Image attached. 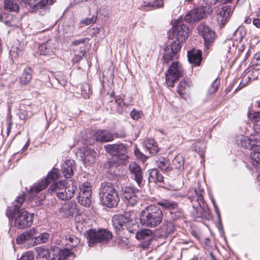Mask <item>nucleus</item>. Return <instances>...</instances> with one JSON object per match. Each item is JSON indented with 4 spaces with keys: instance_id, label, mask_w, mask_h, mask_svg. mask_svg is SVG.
Listing matches in <instances>:
<instances>
[{
    "instance_id": "obj_1",
    "label": "nucleus",
    "mask_w": 260,
    "mask_h": 260,
    "mask_svg": "<svg viewBox=\"0 0 260 260\" xmlns=\"http://www.w3.org/2000/svg\"><path fill=\"white\" fill-rule=\"evenodd\" d=\"M188 32V26L182 19H178L174 22L172 34L176 41L165 49L162 56L164 63H168L170 61L178 58V53L181 48V44L187 38Z\"/></svg>"
},
{
    "instance_id": "obj_2",
    "label": "nucleus",
    "mask_w": 260,
    "mask_h": 260,
    "mask_svg": "<svg viewBox=\"0 0 260 260\" xmlns=\"http://www.w3.org/2000/svg\"><path fill=\"white\" fill-rule=\"evenodd\" d=\"M24 201V194L17 197L13 202V206L8 207L6 211V214L9 220H14V226L18 229L30 227L33 223V213L19 210Z\"/></svg>"
},
{
    "instance_id": "obj_3",
    "label": "nucleus",
    "mask_w": 260,
    "mask_h": 260,
    "mask_svg": "<svg viewBox=\"0 0 260 260\" xmlns=\"http://www.w3.org/2000/svg\"><path fill=\"white\" fill-rule=\"evenodd\" d=\"M204 190L199 188L190 189L187 196L192 203L193 210V216L197 219L202 218L209 220L211 218L210 211L204 203Z\"/></svg>"
},
{
    "instance_id": "obj_4",
    "label": "nucleus",
    "mask_w": 260,
    "mask_h": 260,
    "mask_svg": "<svg viewBox=\"0 0 260 260\" xmlns=\"http://www.w3.org/2000/svg\"><path fill=\"white\" fill-rule=\"evenodd\" d=\"M163 213L156 205L151 204L141 212L140 221L143 225L154 228L162 222Z\"/></svg>"
},
{
    "instance_id": "obj_5",
    "label": "nucleus",
    "mask_w": 260,
    "mask_h": 260,
    "mask_svg": "<svg viewBox=\"0 0 260 260\" xmlns=\"http://www.w3.org/2000/svg\"><path fill=\"white\" fill-rule=\"evenodd\" d=\"M99 196L103 205L108 208L117 206L120 201L118 191L111 182H104L100 188Z\"/></svg>"
},
{
    "instance_id": "obj_6",
    "label": "nucleus",
    "mask_w": 260,
    "mask_h": 260,
    "mask_svg": "<svg viewBox=\"0 0 260 260\" xmlns=\"http://www.w3.org/2000/svg\"><path fill=\"white\" fill-rule=\"evenodd\" d=\"M130 220L128 217L121 214L115 215L112 219L113 227L120 241L119 244L122 246L127 245L128 243V239L124 237L132 232L131 229L128 228Z\"/></svg>"
},
{
    "instance_id": "obj_7",
    "label": "nucleus",
    "mask_w": 260,
    "mask_h": 260,
    "mask_svg": "<svg viewBox=\"0 0 260 260\" xmlns=\"http://www.w3.org/2000/svg\"><path fill=\"white\" fill-rule=\"evenodd\" d=\"M76 188L73 184L68 186L66 181L63 180L53 183L48 191L54 193L60 200L66 201L70 200L74 196Z\"/></svg>"
},
{
    "instance_id": "obj_8",
    "label": "nucleus",
    "mask_w": 260,
    "mask_h": 260,
    "mask_svg": "<svg viewBox=\"0 0 260 260\" xmlns=\"http://www.w3.org/2000/svg\"><path fill=\"white\" fill-rule=\"evenodd\" d=\"M86 233L88 246L90 247L94 246L97 243L106 244L112 238L111 232L106 229H101L98 231L91 229Z\"/></svg>"
},
{
    "instance_id": "obj_9",
    "label": "nucleus",
    "mask_w": 260,
    "mask_h": 260,
    "mask_svg": "<svg viewBox=\"0 0 260 260\" xmlns=\"http://www.w3.org/2000/svg\"><path fill=\"white\" fill-rule=\"evenodd\" d=\"M48 252L47 260H73L75 257L74 253L69 249H61L56 246H51Z\"/></svg>"
},
{
    "instance_id": "obj_10",
    "label": "nucleus",
    "mask_w": 260,
    "mask_h": 260,
    "mask_svg": "<svg viewBox=\"0 0 260 260\" xmlns=\"http://www.w3.org/2000/svg\"><path fill=\"white\" fill-rule=\"evenodd\" d=\"M183 75L181 64L177 61L172 62L166 74V81L168 86L173 87L175 82Z\"/></svg>"
},
{
    "instance_id": "obj_11",
    "label": "nucleus",
    "mask_w": 260,
    "mask_h": 260,
    "mask_svg": "<svg viewBox=\"0 0 260 260\" xmlns=\"http://www.w3.org/2000/svg\"><path fill=\"white\" fill-rule=\"evenodd\" d=\"M213 12V9L209 6L197 8L190 11L184 17L185 22L190 23L198 21L205 17L207 14L210 15Z\"/></svg>"
},
{
    "instance_id": "obj_12",
    "label": "nucleus",
    "mask_w": 260,
    "mask_h": 260,
    "mask_svg": "<svg viewBox=\"0 0 260 260\" xmlns=\"http://www.w3.org/2000/svg\"><path fill=\"white\" fill-rule=\"evenodd\" d=\"M198 32L204 39L205 47L210 48L212 46L215 39V31L204 23H200L197 27Z\"/></svg>"
},
{
    "instance_id": "obj_13",
    "label": "nucleus",
    "mask_w": 260,
    "mask_h": 260,
    "mask_svg": "<svg viewBox=\"0 0 260 260\" xmlns=\"http://www.w3.org/2000/svg\"><path fill=\"white\" fill-rule=\"evenodd\" d=\"M59 177V172L58 169H53L52 171L48 173L44 180L41 182L34 184L29 189L31 193L39 192L46 187L51 183L52 181L57 179Z\"/></svg>"
},
{
    "instance_id": "obj_14",
    "label": "nucleus",
    "mask_w": 260,
    "mask_h": 260,
    "mask_svg": "<svg viewBox=\"0 0 260 260\" xmlns=\"http://www.w3.org/2000/svg\"><path fill=\"white\" fill-rule=\"evenodd\" d=\"M106 152L110 154L117 156L120 161V163L124 161L128 158L125 154L126 148L123 144H108L104 146Z\"/></svg>"
},
{
    "instance_id": "obj_15",
    "label": "nucleus",
    "mask_w": 260,
    "mask_h": 260,
    "mask_svg": "<svg viewBox=\"0 0 260 260\" xmlns=\"http://www.w3.org/2000/svg\"><path fill=\"white\" fill-rule=\"evenodd\" d=\"M78 202L85 207H89L91 203L92 187L88 182H84L80 187Z\"/></svg>"
},
{
    "instance_id": "obj_16",
    "label": "nucleus",
    "mask_w": 260,
    "mask_h": 260,
    "mask_svg": "<svg viewBox=\"0 0 260 260\" xmlns=\"http://www.w3.org/2000/svg\"><path fill=\"white\" fill-rule=\"evenodd\" d=\"M122 199L127 207H134L139 199L134 189L126 187L122 190Z\"/></svg>"
},
{
    "instance_id": "obj_17",
    "label": "nucleus",
    "mask_w": 260,
    "mask_h": 260,
    "mask_svg": "<svg viewBox=\"0 0 260 260\" xmlns=\"http://www.w3.org/2000/svg\"><path fill=\"white\" fill-rule=\"evenodd\" d=\"M153 237V233L151 230L144 229L139 231L136 233V238L138 240H143L140 246L143 249H147L150 245Z\"/></svg>"
},
{
    "instance_id": "obj_18",
    "label": "nucleus",
    "mask_w": 260,
    "mask_h": 260,
    "mask_svg": "<svg viewBox=\"0 0 260 260\" xmlns=\"http://www.w3.org/2000/svg\"><path fill=\"white\" fill-rule=\"evenodd\" d=\"M129 170L134 176V179L139 187L142 185L143 180V171L141 168L136 162L131 163L129 166Z\"/></svg>"
},
{
    "instance_id": "obj_19",
    "label": "nucleus",
    "mask_w": 260,
    "mask_h": 260,
    "mask_svg": "<svg viewBox=\"0 0 260 260\" xmlns=\"http://www.w3.org/2000/svg\"><path fill=\"white\" fill-rule=\"evenodd\" d=\"M81 158L83 162L87 165H90L94 162L96 153L95 151L88 147L83 148Z\"/></svg>"
},
{
    "instance_id": "obj_20",
    "label": "nucleus",
    "mask_w": 260,
    "mask_h": 260,
    "mask_svg": "<svg viewBox=\"0 0 260 260\" xmlns=\"http://www.w3.org/2000/svg\"><path fill=\"white\" fill-rule=\"evenodd\" d=\"M49 0H37L36 2L33 3L32 6V10L34 12L39 14L40 15H45L48 10V5Z\"/></svg>"
},
{
    "instance_id": "obj_21",
    "label": "nucleus",
    "mask_w": 260,
    "mask_h": 260,
    "mask_svg": "<svg viewBox=\"0 0 260 260\" xmlns=\"http://www.w3.org/2000/svg\"><path fill=\"white\" fill-rule=\"evenodd\" d=\"M94 138L98 141L107 142L113 140L112 134L106 130L99 129L94 132Z\"/></svg>"
},
{
    "instance_id": "obj_22",
    "label": "nucleus",
    "mask_w": 260,
    "mask_h": 260,
    "mask_svg": "<svg viewBox=\"0 0 260 260\" xmlns=\"http://www.w3.org/2000/svg\"><path fill=\"white\" fill-rule=\"evenodd\" d=\"M163 6V0H149L148 2H143L140 9L144 11H150L153 9L162 8Z\"/></svg>"
},
{
    "instance_id": "obj_23",
    "label": "nucleus",
    "mask_w": 260,
    "mask_h": 260,
    "mask_svg": "<svg viewBox=\"0 0 260 260\" xmlns=\"http://www.w3.org/2000/svg\"><path fill=\"white\" fill-rule=\"evenodd\" d=\"M39 51L41 55L52 56L54 54L55 47L51 41H48L39 46Z\"/></svg>"
},
{
    "instance_id": "obj_24",
    "label": "nucleus",
    "mask_w": 260,
    "mask_h": 260,
    "mask_svg": "<svg viewBox=\"0 0 260 260\" xmlns=\"http://www.w3.org/2000/svg\"><path fill=\"white\" fill-rule=\"evenodd\" d=\"M189 62L196 66H200L202 60V52L200 50L189 51L187 52Z\"/></svg>"
},
{
    "instance_id": "obj_25",
    "label": "nucleus",
    "mask_w": 260,
    "mask_h": 260,
    "mask_svg": "<svg viewBox=\"0 0 260 260\" xmlns=\"http://www.w3.org/2000/svg\"><path fill=\"white\" fill-rule=\"evenodd\" d=\"M236 141L238 145L246 149H251L253 145H254L255 139L249 138L244 135H240L236 137Z\"/></svg>"
},
{
    "instance_id": "obj_26",
    "label": "nucleus",
    "mask_w": 260,
    "mask_h": 260,
    "mask_svg": "<svg viewBox=\"0 0 260 260\" xmlns=\"http://www.w3.org/2000/svg\"><path fill=\"white\" fill-rule=\"evenodd\" d=\"M231 14V7L227 5L223 7L217 14V19L222 25H224Z\"/></svg>"
},
{
    "instance_id": "obj_27",
    "label": "nucleus",
    "mask_w": 260,
    "mask_h": 260,
    "mask_svg": "<svg viewBox=\"0 0 260 260\" xmlns=\"http://www.w3.org/2000/svg\"><path fill=\"white\" fill-rule=\"evenodd\" d=\"M74 161L67 160L62 165V173L66 178H70L74 174Z\"/></svg>"
},
{
    "instance_id": "obj_28",
    "label": "nucleus",
    "mask_w": 260,
    "mask_h": 260,
    "mask_svg": "<svg viewBox=\"0 0 260 260\" xmlns=\"http://www.w3.org/2000/svg\"><path fill=\"white\" fill-rule=\"evenodd\" d=\"M37 231L35 228L30 229L29 231L19 235L16 238L17 244H21L26 241L33 239L34 236L36 235Z\"/></svg>"
},
{
    "instance_id": "obj_29",
    "label": "nucleus",
    "mask_w": 260,
    "mask_h": 260,
    "mask_svg": "<svg viewBox=\"0 0 260 260\" xmlns=\"http://www.w3.org/2000/svg\"><path fill=\"white\" fill-rule=\"evenodd\" d=\"M157 206H160L165 210H171L178 207V204L170 199H161L156 203Z\"/></svg>"
},
{
    "instance_id": "obj_30",
    "label": "nucleus",
    "mask_w": 260,
    "mask_h": 260,
    "mask_svg": "<svg viewBox=\"0 0 260 260\" xmlns=\"http://www.w3.org/2000/svg\"><path fill=\"white\" fill-rule=\"evenodd\" d=\"M254 143V145H253L252 148H251L252 150V152L250 154V158L252 160L253 166H255L254 163L256 161H259L260 158V141L255 140Z\"/></svg>"
},
{
    "instance_id": "obj_31",
    "label": "nucleus",
    "mask_w": 260,
    "mask_h": 260,
    "mask_svg": "<svg viewBox=\"0 0 260 260\" xmlns=\"http://www.w3.org/2000/svg\"><path fill=\"white\" fill-rule=\"evenodd\" d=\"M144 144L146 150L151 154H155L158 151L157 145L153 139H148L145 140Z\"/></svg>"
},
{
    "instance_id": "obj_32",
    "label": "nucleus",
    "mask_w": 260,
    "mask_h": 260,
    "mask_svg": "<svg viewBox=\"0 0 260 260\" xmlns=\"http://www.w3.org/2000/svg\"><path fill=\"white\" fill-rule=\"evenodd\" d=\"M148 179L149 182H162L164 177L156 169H152L149 170Z\"/></svg>"
},
{
    "instance_id": "obj_33",
    "label": "nucleus",
    "mask_w": 260,
    "mask_h": 260,
    "mask_svg": "<svg viewBox=\"0 0 260 260\" xmlns=\"http://www.w3.org/2000/svg\"><path fill=\"white\" fill-rule=\"evenodd\" d=\"M191 85V82L188 79H184L179 84L177 87V92L182 96L188 91Z\"/></svg>"
},
{
    "instance_id": "obj_34",
    "label": "nucleus",
    "mask_w": 260,
    "mask_h": 260,
    "mask_svg": "<svg viewBox=\"0 0 260 260\" xmlns=\"http://www.w3.org/2000/svg\"><path fill=\"white\" fill-rule=\"evenodd\" d=\"M22 54V47L18 42L14 44L10 51V55L12 59L16 60Z\"/></svg>"
},
{
    "instance_id": "obj_35",
    "label": "nucleus",
    "mask_w": 260,
    "mask_h": 260,
    "mask_svg": "<svg viewBox=\"0 0 260 260\" xmlns=\"http://www.w3.org/2000/svg\"><path fill=\"white\" fill-rule=\"evenodd\" d=\"M32 70L30 67L26 68L20 78V81L21 84H27L32 79Z\"/></svg>"
},
{
    "instance_id": "obj_36",
    "label": "nucleus",
    "mask_w": 260,
    "mask_h": 260,
    "mask_svg": "<svg viewBox=\"0 0 260 260\" xmlns=\"http://www.w3.org/2000/svg\"><path fill=\"white\" fill-rule=\"evenodd\" d=\"M77 206V205L76 203L73 202H69L65 209V213L71 216L78 214V210Z\"/></svg>"
},
{
    "instance_id": "obj_37",
    "label": "nucleus",
    "mask_w": 260,
    "mask_h": 260,
    "mask_svg": "<svg viewBox=\"0 0 260 260\" xmlns=\"http://www.w3.org/2000/svg\"><path fill=\"white\" fill-rule=\"evenodd\" d=\"M5 9L10 12H18L19 6L14 0H5Z\"/></svg>"
},
{
    "instance_id": "obj_38",
    "label": "nucleus",
    "mask_w": 260,
    "mask_h": 260,
    "mask_svg": "<svg viewBox=\"0 0 260 260\" xmlns=\"http://www.w3.org/2000/svg\"><path fill=\"white\" fill-rule=\"evenodd\" d=\"M157 166L161 170L166 172L170 171V162L168 159L161 157L156 161Z\"/></svg>"
},
{
    "instance_id": "obj_39",
    "label": "nucleus",
    "mask_w": 260,
    "mask_h": 260,
    "mask_svg": "<svg viewBox=\"0 0 260 260\" xmlns=\"http://www.w3.org/2000/svg\"><path fill=\"white\" fill-rule=\"evenodd\" d=\"M0 20L5 23L7 25L12 27H17V24L13 20V16L10 14H4L0 16Z\"/></svg>"
},
{
    "instance_id": "obj_40",
    "label": "nucleus",
    "mask_w": 260,
    "mask_h": 260,
    "mask_svg": "<svg viewBox=\"0 0 260 260\" xmlns=\"http://www.w3.org/2000/svg\"><path fill=\"white\" fill-rule=\"evenodd\" d=\"M172 165L176 169H178L179 170H183L184 165V158L182 156L180 155H177L173 159Z\"/></svg>"
},
{
    "instance_id": "obj_41",
    "label": "nucleus",
    "mask_w": 260,
    "mask_h": 260,
    "mask_svg": "<svg viewBox=\"0 0 260 260\" xmlns=\"http://www.w3.org/2000/svg\"><path fill=\"white\" fill-rule=\"evenodd\" d=\"M49 237V234L47 233H42L38 236L35 237L34 242L36 245L44 243L48 240Z\"/></svg>"
},
{
    "instance_id": "obj_42",
    "label": "nucleus",
    "mask_w": 260,
    "mask_h": 260,
    "mask_svg": "<svg viewBox=\"0 0 260 260\" xmlns=\"http://www.w3.org/2000/svg\"><path fill=\"white\" fill-rule=\"evenodd\" d=\"M66 239L68 241V244L71 247H75L80 243V239L73 235L69 236Z\"/></svg>"
},
{
    "instance_id": "obj_43",
    "label": "nucleus",
    "mask_w": 260,
    "mask_h": 260,
    "mask_svg": "<svg viewBox=\"0 0 260 260\" xmlns=\"http://www.w3.org/2000/svg\"><path fill=\"white\" fill-rule=\"evenodd\" d=\"M175 228L174 223L170 220L169 221H167L166 223V233L170 234L174 232Z\"/></svg>"
},
{
    "instance_id": "obj_44",
    "label": "nucleus",
    "mask_w": 260,
    "mask_h": 260,
    "mask_svg": "<svg viewBox=\"0 0 260 260\" xmlns=\"http://www.w3.org/2000/svg\"><path fill=\"white\" fill-rule=\"evenodd\" d=\"M218 85L219 81L217 79H215L209 89V93L210 94H213L215 93L217 90Z\"/></svg>"
},
{
    "instance_id": "obj_45",
    "label": "nucleus",
    "mask_w": 260,
    "mask_h": 260,
    "mask_svg": "<svg viewBox=\"0 0 260 260\" xmlns=\"http://www.w3.org/2000/svg\"><path fill=\"white\" fill-rule=\"evenodd\" d=\"M34 256L31 252H27L18 260H33Z\"/></svg>"
},
{
    "instance_id": "obj_46",
    "label": "nucleus",
    "mask_w": 260,
    "mask_h": 260,
    "mask_svg": "<svg viewBox=\"0 0 260 260\" xmlns=\"http://www.w3.org/2000/svg\"><path fill=\"white\" fill-rule=\"evenodd\" d=\"M130 115H131V117L133 119L137 120L141 117V116L142 115V113L141 112H139L136 110H133L131 112Z\"/></svg>"
},
{
    "instance_id": "obj_47",
    "label": "nucleus",
    "mask_w": 260,
    "mask_h": 260,
    "mask_svg": "<svg viewBox=\"0 0 260 260\" xmlns=\"http://www.w3.org/2000/svg\"><path fill=\"white\" fill-rule=\"evenodd\" d=\"M112 135H113V138L115 137L116 138L121 139L126 137V133L123 129L118 131Z\"/></svg>"
},
{
    "instance_id": "obj_48",
    "label": "nucleus",
    "mask_w": 260,
    "mask_h": 260,
    "mask_svg": "<svg viewBox=\"0 0 260 260\" xmlns=\"http://www.w3.org/2000/svg\"><path fill=\"white\" fill-rule=\"evenodd\" d=\"M20 4L23 6H26L27 5L31 8L33 3L36 2V0H18Z\"/></svg>"
},
{
    "instance_id": "obj_49",
    "label": "nucleus",
    "mask_w": 260,
    "mask_h": 260,
    "mask_svg": "<svg viewBox=\"0 0 260 260\" xmlns=\"http://www.w3.org/2000/svg\"><path fill=\"white\" fill-rule=\"evenodd\" d=\"M96 21V18L93 16L91 18H86L82 21V23L86 24V25L91 24Z\"/></svg>"
},
{
    "instance_id": "obj_50",
    "label": "nucleus",
    "mask_w": 260,
    "mask_h": 260,
    "mask_svg": "<svg viewBox=\"0 0 260 260\" xmlns=\"http://www.w3.org/2000/svg\"><path fill=\"white\" fill-rule=\"evenodd\" d=\"M86 52L85 51H82L80 52V54L76 55L73 59V61L75 62H78L80 61L82 59L83 56L85 54Z\"/></svg>"
},
{
    "instance_id": "obj_51",
    "label": "nucleus",
    "mask_w": 260,
    "mask_h": 260,
    "mask_svg": "<svg viewBox=\"0 0 260 260\" xmlns=\"http://www.w3.org/2000/svg\"><path fill=\"white\" fill-rule=\"evenodd\" d=\"M260 60V52L256 53L251 60L252 66H257V61Z\"/></svg>"
},
{
    "instance_id": "obj_52",
    "label": "nucleus",
    "mask_w": 260,
    "mask_h": 260,
    "mask_svg": "<svg viewBox=\"0 0 260 260\" xmlns=\"http://www.w3.org/2000/svg\"><path fill=\"white\" fill-rule=\"evenodd\" d=\"M87 39H88L87 38L81 39L80 40H74L72 41V44L75 46L78 45L80 44H84L85 43V41Z\"/></svg>"
},
{
    "instance_id": "obj_53",
    "label": "nucleus",
    "mask_w": 260,
    "mask_h": 260,
    "mask_svg": "<svg viewBox=\"0 0 260 260\" xmlns=\"http://www.w3.org/2000/svg\"><path fill=\"white\" fill-rule=\"evenodd\" d=\"M179 214H180L179 215H177L175 213L170 212V214L171 216L170 220H171V221H172V220H174L177 219L179 217L181 216V213H179Z\"/></svg>"
},
{
    "instance_id": "obj_54",
    "label": "nucleus",
    "mask_w": 260,
    "mask_h": 260,
    "mask_svg": "<svg viewBox=\"0 0 260 260\" xmlns=\"http://www.w3.org/2000/svg\"><path fill=\"white\" fill-rule=\"evenodd\" d=\"M253 24L257 28H260V19L258 18L254 19L252 21Z\"/></svg>"
},
{
    "instance_id": "obj_55",
    "label": "nucleus",
    "mask_w": 260,
    "mask_h": 260,
    "mask_svg": "<svg viewBox=\"0 0 260 260\" xmlns=\"http://www.w3.org/2000/svg\"><path fill=\"white\" fill-rule=\"evenodd\" d=\"M29 145V140H28L27 143L25 144V145L22 148L21 153L25 151L27 149Z\"/></svg>"
},
{
    "instance_id": "obj_56",
    "label": "nucleus",
    "mask_w": 260,
    "mask_h": 260,
    "mask_svg": "<svg viewBox=\"0 0 260 260\" xmlns=\"http://www.w3.org/2000/svg\"><path fill=\"white\" fill-rule=\"evenodd\" d=\"M19 117L21 119H25V114L23 112H20L19 114Z\"/></svg>"
},
{
    "instance_id": "obj_57",
    "label": "nucleus",
    "mask_w": 260,
    "mask_h": 260,
    "mask_svg": "<svg viewBox=\"0 0 260 260\" xmlns=\"http://www.w3.org/2000/svg\"><path fill=\"white\" fill-rule=\"evenodd\" d=\"M122 101V100L120 98H116L115 99V103H116L119 106H121Z\"/></svg>"
},
{
    "instance_id": "obj_58",
    "label": "nucleus",
    "mask_w": 260,
    "mask_h": 260,
    "mask_svg": "<svg viewBox=\"0 0 260 260\" xmlns=\"http://www.w3.org/2000/svg\"><path fill=\"white\" fill-rule=\"evenodd\" d=\"M11 127V124L9 122L8 124V126H7V135H8L9 134V133L10 132Z\"/></svg>"
},
{
    "instance_id": "obj_59",
    "label": "nucleus",
    "mask_w": 260,
    "mask_h": 260,
    "mask_svg": "<svg viewBox=\"0 0 260 260\" xmlns=\"http://www.w3.org/2000/svg\"><path fill=\"white\" fill-rule=\"evenodd\" d=\"M217 2H221L223 4L229 3L231 0H216Z\"/></svg>"
},
{
    "instance_id": "obj_60",
    "label": "nucleus",
    "mask_w": 260,
    "mask_h": 260,
    "mask_svg": "<svg viewBox=\"0 0 260 260\" xmlns=\"http://www.w3.org/2000/svg\"><path fill=\"white\" fill-rule=\"evenodd\" d=\"M245 22L247 24H250L251 22V19L250 18H246Z\"/></svg>"
},
{
    "instance_id": "obj_61",
    "label": "nucleus",
    "mask_w": 260,
    "mask_h": 260,
    "mask_svg": "<svg viewBox=\"0 0 260 260\" xmlns=\"http://www.w3.org/2000/svg\"><path fill=\"white\" fill-rule=\"evenodd\" d=\"M200 144H201V143H200V142H198V143H196V144H194V148H195V149H196V151L197 150V146H199V145Z\"/></svg>"
},
{
    "instance_id": "obj_62",
    "label": "nucleus",
    "mask_w": 260,
    "mask_h": 260,
    "mask_svg": "<svg viewBox=\"0 0 260 260\" xmlns=\"http://www.w3.org/2000/svg\"><path fill=\"white\" fill-rule=\"evenodd\" d=\"M258 115V113H254L252 116V118H255V119H256L257 117V116Z\"/></svg>"
},
{
    "instance_id": "obj_63",
    "label": "nucleus",
    "mask_w": 260,
    "mask_h": 260,
    "mask_svg": "<svg viewBox=\"0 0 260 260\" xmlns=\"http://www.w3.org/2000/svg\"><path fill=\"white\" fill-rule=\"evenodd\" d=\"M255 165H256L257 164H259L260 165V158H259V161H256L255 163H254Z\"/></svg>"
},
{
    "instance_id": "obj_64",
    "label": "nucleus",
    "mask_w": 260,
    "mask_h": 260,
    "mask_svg": "<svg viewBox=\"0 0 260 260\" xmlns=\"http://www.w3.org/2000/svg\"><path fill=\"white\" fill-rule=\"evenodd\" d=\"M190 260H198V258L196 257H194L193 258L190 259Z\"/></svg>"
}]
</instances>
